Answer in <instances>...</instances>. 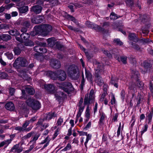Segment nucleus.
I'll return each mask as SVG.
<instances>
[{
	"instance_id": "nucleus-1",
	"label": "nucleus",
	"mask_w": 153,
	"mask_h": 153,
	"mask_svg": "<svg viewBox=\"0 0 153 153\" xmlns=\"http://www.w3.org/2000/svg\"><path fill=\"white\" fill-rule=\"evenodd\" d=\"M34 32L33 33H31V35L35 36L40 35L43 37L48 35L52 30V26L49 24H43L36 25L33 28Z\"/></svg>"
},
{
	"instance_id": "nucleus-2",
	"label": "nucleus",
	"mask_w": 153,
	"mask_h": 153,
	"mask_svg": "<svg viewBox=\"0 0 153 153\" xmlns=\"http://www.w3.org/2000/svg\"><path fill=\"white\" fill-rule=\"evenodd\" d=\"M27 105L30 107L33 110L37 111L41 107V104L38 100L31 97H29L26 101Z\"/></svg>"
},
{
	"instance_id": "nucleus-3",
	"label": "nucleus",
	"mask_w": 153,
	"mask_h": 153,
	"mask_svg": "<svg viewBox=\"0 0 153 153\" xmlns=\"http://www.w3.org/2000/svg\"><path fill=\"white\" fill-rule=\"evenodd\" d=\"M57 86L59 88L68 94H69L74 91V88L72 83L69 82H65L61 83H58Z\"/></svg>"
},
{
	"instance_id": "nucleus-4",
	"label": "nucleus",
	"mask_w": 153,
	"mask_h": 153,
	"mask_svg": "<svg viewBox=\"0 0 153 153\" xmlns=\"http://www.w3.org/2000/svg\"><path fill=\"white\" fill-rule=\"evenodd\" d=\"M28 63L27 59L22 57L17 58L13 64V67L17 69L26 67Z\"/></svg>"
},
{
	"instance_id": "nucleus-5",
	"label": "nucleus",
	"mask_w": 153,
	"mask_h": 153,
	"mask_svg": "<svg viewBox=\"0 0 153 153\" xmlns=\"http://www.w3.org/2000/svg\"><path fill=\"white\" fill-rule=\"evenodd\" d=\"M85 24L88 28L94 29L97 31L106 33V30L105 28L96 24L92 23L90 21H87L85 22Z\"/></svg>"
},
{
	"instance_id": "nucleus-6",
	"label": "nucleus",
	"mask_w": 153,
	"mask_h": 153,
	"mask_svg": "<svg viewBox=\"0 0 153 153\" xmlns=\"http://www.w3.org/2000/svg\"><path fill=\"white\" fill-rule=\"evenodd\" d=\"M140 74L138 71L136 70L134 71L132 77L134 79L137 86L140 88H143L144 84L142 81L140 80Z\"/></svg>"
},
{
	"instance_id": "nucleus-7",
	"label": "nucleus",
	"mask_w": 153,
	"mask_h": 153,
	"mask_svg": "<svg viewBox=\"0 0 153 153\" xmlns=\"http://www.w3.org/2000/svg\"><path fill=\"white\" fill-rule=\"evenodd\" d=\"M30 37V35L27 33H22L20 37L16 36V40L21 43H23L24 41L27 40Z\"/></svg>"
},
{
	"instance_id": "nucleus-8",
	"label": "nucleus",
	"mask_w": 153,
	"mask_h": 153,
	"mask_svg": "<svg viewBox=\"0 0 153 153\" xmlns=\"http://www.w3.org/2000/svg\"><path fill=\"white\" fill-rule=\"evenodd\" d=\"M50 65L51 67L54 69H58L61 66L60 61L55 59H51L50 62Z\"/></svg>"
},
{
	"instance_id": "nucleus-9",
	"label": "nucleus",
	"mask_w": 153,
	"mask_h": 153,
	"mask_svg": "<svg viewBox=\"0 0 153 153\" xmlns=\"http://www.w3.org/2000/svg\"><path fill=\"white\" fill-rule=\"evenodd\" d=\"M94 98H91L90 97H88V94H87L85 95L84 99L83 105L84 106L87 105V107H89L90 104L91 103H94Z\"/></svg>"
},
{
	"instance_id": "nucleus-10",
	"label": "nucleus",
	"mask_w": 153,
	"mask_h": 153,
	"mask_svg": "<svg viewBox=\"0 0 153 153\" xmlns=\"http://www.w3.org/2000/svg\"><path fill=\"white\" fill-rule=\"evenodd\" d=\"M57 80L60 81H64L66 79L67 75L65 71L58 70Z\"/></svg>"
},
{
	"instance_id": "nucleus-11",
	"label": "nucleus",
	"mask_w": 153,
	"mask_h": 153,
	"mask_svg": "<svg viewBox=\"0 0 153 153\" xmlns=\"http://www.w3.org/2000/svg\"><path fill=\"white\" fill-rule=\"evenodd\" d=\"M42 7L41 6L36 5L30 8V11L35 13L39 14L41 13L42 9Z\"/></svg>"
},
{
	"instance_id": "nucleus-12",
	"label": "nucleus",
	"mask_w": 153,
	"mask_h": 153,
	"mask_svg": "<svg viewBox=\"0 0 153 153\" xmlns=\"http://www.w3.org/2000/svg\"><path fill=\"white\" fill-rule=\"evenodd\" d=\"M58 70L53 71H48L47 73V75L53 80H57Z\"/></svg>"
},
{
	"instance_id": "nucleus-13",
	"label": "nucleus",
	"mask_w": 153,
	"mask_h": 153,
	"mask_svg": "<svg viewBox=\"0 0 153 153\" xmlns=\"http://www.w3.org/2000/svg\"><path fill=\"white\" fill-rule=\"evenodd\" d=\"M68 73L71 76H74L77 74V67L74 65L69 66L68 68Z\"/></svg>"
},
{
	"instance_id": "nucleus-14",
	"label": "nucleus",
	"mask_w": 153,
	"mask_h": 153,
	"mask_svg": "<svg viewBox=\"0 0 153 153\" xmlns=\"http://www.w3.org/2000/svg\"><path fill=\"white\" fill-rule=\"evenodd\" d=\"M20 24L26 27L29 28L31 25L30 20L25 18H22L19 20Z\"/></svg>"
},
{
	"instance_id": "nucleus-15",
	"label": "nucleus",
	"mask_w": 153,
	"mask_h": 153,
	"mask_svg": "<svg viewBox=\"0 0 153 153\" xmlns=\"http://www.w3.org/2000/svg\"><path fill=\"white\" fill-rule=\"evenodd\" d=\"M139 19L141 23L143 24H146L149 21V18L146 14H140Z\"/></svg>"
},
{
	"instance_id": "nucleus-16",
	"label": "nucleus",
	"mask_w": 153,
	"mask_h": 153,
	"mask_svg": "<svg viewBox=\"0 0 153 153\" xmlns=\"http://www.w3.org/2000/svg\"><path fill=\"white\" fill-rule=\"evenodd\" d=\"M43 16H37L31 19L32 23L35 24H39L42 22Z\"/></svg>"
},
{
	"instance_id": "nucleus-17",
	"label": "nucleus",
	"mask_w": 153,
	"mask_h": 153,
	"mask_svg": "<svg viewBox=\"0 0 153 153\" xmlns=\"http://www.w3.org/2000/svg\"><path fill=\"white\" fill-rule=\"evenodd\" d=\"M0 38L1 39V41L7 42L11 39L12 37L8 34H0Z\"/></svg>"
},
{
	"instance_id": "nucleus-18",
	"label": "nucleus",
	"mask_w": 153,
	"mask_h": 153,
	"mask_svg": "<svg viewBox=\"0 0 153 153\" xmlns=\"http://www.w3.org/2000/svg\"><path fill=\"white\" fill-rule=\"evenodd\" d=\"M46 116L45 117L46 120H50L53 117H56L57 115L55 112L50 111L46 113Z\"/></svg>"
},
{
	"instance_id": "nucleus-19",
	"label": "nucleus",
	"mask_w": 153,
	"mask_h": 153,
	"mask_svg": "<svg viewBox=\"0 0 153 153\" xmlns=\"http://www.w3.org/2000/svg\"><path fill=\"white\" fill-rule=\"evenodd\" d=\"M150 27V24H146L142 26L141 28L142 33L143 34L147 35L149 33V29Z\"/></svg>"
},
{
	"instance_id": "nucleus-20",
	"label": "nucleus",
	"mask_w": 153,
	"mask_h": 153,
	"mask_svg": "<svg viewBox=\"0 0 153 153\" xmlns=\"http://www.w3.org/2000/svg\"><path fill=\"white\" fill-rule=\"evenodd\" d=\"M5 107L7 109L10 111H13L15 108L14 105L12 102H7L6 104Z\"/></svg>"
},
{
	"instance_id": "nucleus-21",
	"label": "nucleus",
	"mask_w": 153,
	"mask_h": 153,
	"mask_svg": "<svg viewBox=\"0 0 153 153\" xmlns=\"http://www.w3.org/2000/svg\"><path fill=\"white\" fill-rule=\"evenodd\" d=\"M28 6H23L18 7L19 12L21 15L23 13H27L28 11Z\"/></svg>"
},
{
	"instance_id": "nucleus-22",
	"label": "nucleus",
	"mask_w": 153,
	"mask_h": 153,
	"mask_svg": "<svg viewBox=\"0 0 153 153\" xmlns=\"http://www.w3.org/2000/svg\"><path fill=\"white\" fill-rule=\"evenodd\" d=\"M128 37L130 41H133L135 42H138L139 40L135 33H129Z\"/></svg>"
},
{
	"instance_id": "nucleus-23",
	"label": "nucleus",
	"mask_w": 153,
	"mask_h": 153,
	"mask_svg": "<svg viewBox=\"0 0 153 153\" xmlns=\"http://www.w3.org/2000/svg\"><path fill=\"white\" fill-rule=\"evenodd\" d=\"M44 87L45 89L50 92H53L55 90L54 85L51 84H45Z\"/></svg>"
},
{
	"instance_id": "nucleus-24",
	"label": "nucleus",
	"mask_w": 153,
	"mask_h": 153,
	"mask_svg": "<svg viewBox=\"0 0 153 153\" xmlns=\"http://www.w3.org/2000/svg\"><path fill=\"white\" fill-rule=\"evenodd\" d=\"M47 41L48 45L52 47L55 45L56 42L55 39L54 37L49 38L47 39Z\"/></svg>"
},
{
	"instance_id": "nucleus-25",
	"label": "nucleus",
	"mask_w": 153,
	"mask_h": 153,
	"mask_svg": "<svg viewBox=\"0 0 153 153\" xmlns=\"http://www.w3.org/2000/svg\"><path fill=\"white\" fill-rule=\"evenodd\" d=\"M85 74L86 77L87 78V79L91 83H93V80L92 78V76L90 72L88 71H87L85 69Z\"/></svg>"
},
{
	"instance_id": "nucleus-26",
	"label": "nucleus",
	"mask_w": 153,
	"mask_h": 153,
	"mask_svg": "<svg viewBox=\"0 0 153 153\" xmlns=\"http://www.w3.org/2000/svg\"><path fill=\"white\" fill-rule=\"evenodd\" d=\"M143 66L144 68L147 69L150 68L152 67V65L150 61L145 60L143 62Z\"/></svg>"
},
{
	"instance_id": "nucleus-27",
	"label": "nucleus",
	"mask_w": 153,
	"mask_h": 153,
	"mask_svg": "<svg viewBox=\"0 0 153 153\" xmlns=\"http://www.w3.org/2000/svg\"><path fill=\"white\" fill-rule=\"evenodd\" d=\"M95 81L97 83V85H102L104 83V81L102 77L100 76L98 78H95Z\"/></svg>"
},
{
	"instance_id": "nucleus-28",
	"label": "nucleus",
	"mask_w": 153,
	"mask_h": 153,
	"mask_svg": "<svg viewBox=\"0 0 153 153\" xmlns=\"http://www.w3.org/2000/svg\"><path fill=\"white\" fill-rule=\"evenodd\" d=\"M25 90L27 93L30 95H33L35 92V89L33 88L27 87L25 88Z\"/></svg>"
},
{
	"instance_id": "nucleus-29",
	"label": "nucleus",
	"mask_w": 153,
	"mask_h": 153,
	"mask_svg": "<svg viewBox=\"0 0 153 153\" xmlns=\"http://www.w3.org/2000/svg\"><path fill=\"white\" fill-rule=\"evenodd\" d=\"M83 102V99L82 97H81L80 100L77 104V106L79 107V109L84 110L85 106H82V103Z\"/></svg>"
},
{
	"instance_id": "nucleus-30",
	"label": "nucleus",
	"mask_w": 153,
	"mask_h": 153,
	"mask_svg": "<svg viewBox=\"0 0 153 153\" xmlns=\"http://www.w3.org/2000/svg\"><path fill=\"white\" fill-rule=\"evenodd\" d=\"M121 16H120L116 14L114 12H112L111 13L110 16V19L111 20H115L118 19Z\"/></svg>"
},
{
	"instance_id": "nucleus-31",
	"label": "nucleus",
	"mask_w": 153,
	"mask_h": 153,
	"mask_svg": "<svg viewBox=\"0 0 153 153\" xmlns=\"http://www.w3.org/2000/svg\"><path fill=\"white\" fill-rule=\"evenodd\" d=\"M12 66L11 64H9L8 66L4 68V70L9 73H13L14 72V71L12 69Z\"/></svg>"
},
{
	"instance_id": "nucleus-32",
	"label": "nucleus",
	"mask_w": 153,
	"mask_h": 153,
	"mask_svg": "<svg viewBox=\"0 0 153 153\" xmlns=\"http://www.w3.org/2000/svg\"><path fill=\"white\" fill-rule=\"evenodd\" d=\"M131 45H132V47L133 48L134 50L137 51H140L141 48L139 46L135 43H133L132 42H130Z\"/></svg>"
},
{
	"instance_id": "nucleus-33",
	"label": "nucleus",
	"mask_w": 153,
	"mask_h": 153,
	"mask_svg": "<svg viewBox=\"0 0 153 153\" xmlns=\"http://www.w3.org/2000/svg\"><path fill=\"white\" fill-rule=\"evenodd\" d=\"M81 76L82 77V79L81 82V84L80 85V89L81 91H82L83 89V87L85 85V79L84 78V75L83 72L82 73Z\"/></svg>"
},
{
	"instance_id": "nucleus-34",
	"label": "nucleus",
	"mask_w": 153,
	"mask_h": 153,
	"mask_svg": "<svg viewBox=\"0 0 153 153\" xmlns=\"http://www.w3.org/2000/svg\"><path fill=\"white\" fill-rule=\"evenodd\" d=\"M13 51L15 55H19L21 53L22 50L19 47H15L13 48Z\"/></svg>"
},
{
	"instance_id": "nucleus-35",
	"label": "nucleus",
	"mask_w": 153,
	"mask_h": 153,
	"mask_svg": "<svg viewBox=\"0 0 153 153\" xmlns=\"http://www.w3.org/2000/svg\"><path fill=\"white\" fill-rule=\"evenodd\" d=\"M55 45L56 48L58 50H60L64 47L63 45L61 44L60 42L59 41L56 42Z\"/></svg>"
},
{
	"instance_id": "nucleus-36",
	"label": "nucleus",
	"mask_w": 153,
	"mask_h": 153,
	"mask_svg": "<svg viewBox=\"0 0 153 153\" xmlns=\"http://www.w3.org/2000/svg\"><path fill=\"white\" fill-rule=\"evenodd\" d=\"M24 43L25 45L27 46H32L34 45L33 42L32 41L30 40L29 39H28L27 40L24 41Z\"/></svg>"
},
{
	"instance_id": "nucleus-37",
	"label": "nucleus",
	"mask_w": 153,
	"mask_h": 153,
	"mask_svg": "<svg viewBox=\"0 0 153 153\" xmlns=\"http://www.w3.org/2000/svg\"><path fill=\"white\" fill-rule=\"evenodd\" d=\"M113 42L116 43L117 45L121 46L123 44V42H122L120 39L119 38L114 39L113 40Z\"/></svg>"
},
{
	"instance_id": "nucleus-38",
	"label": "nucleus",
	"mask_w": 153,
	"mask_h": 153,
	"mask_svg": "<svg viewBox=\"0 0 153 153\" xmlns=\"http://www.w3.org/2000/svg\"><path fill=\"white\" fill-rule=\"evenodd\" d=\"M0 77L1 79H6L8 77V75L5 72L0 71Z\"/></svg>"
},
{
	"instance_id": "nucleus-39",
	"label": "nucleus",
	"mask_w": 153,
	"mask_h": 153,
	"mask_svg": "<svg viewBox=\"0 0 153 153\" xmlns=\"http://www.w3.org/2000/svg\"><path fill=\"white\" fill-rule=\"evenodd\" d=\"M19 144H16L14 145L11 149L10 152H13L14 153H16V151L19 148Z\"/></svg>"
},
{
	"instance_id": "nucleus-40",
	"label": "nucleus",
	"mask_w": 153,
	"mask_h": 153,
	"mask_svg": "<svg viewBox=\"0 0 153 153\" xmlns=\"http://www.w3.org/2000/svg\"><path fill=\"white\" fill-rule=\"evenodd\" d=\"M90 110L89 107H86V110L85 113V117L86 118H90Z\"/></svg>"
},
{
	"instance_id": "nucleus-41",
	"label": "nucleus",
	"mask_w": 153,
	"mask_h": 153,
	"mask_svg": "<svg viewBox=\"0 0 153 153\" xmlns=\"http://www.w3.org/2000/svg\"><path fill=\"white\" fill-rule=\"evenodd\" d=\"M33 134V132H31L29 133H27L26 135L23 137L22 138L23 140H26L30 137Z\"/></svg>"
},
{
	"instance_id": "nucleus-42",
	"label": "nucleus",
	"mask_w": 153,
	"mask_h": 153,
	"mask_svg": "<svg viewBox=\"0 0 153 153\" xmlns=\"http://www.w3.org/2000/svg\"><path fill=\"white\" fill-rule=\"evenodd\" d=\"M105 113L102 112L101 114V117L99 121L98 122L99 124H103V121L105 120Z\"/></svg>"
},
{
	"instance_id": "nucleus-43",
	"label": "nucleus",
	"mask_w": 153,
	"mask_h": 153,
	"mask_svg": "<svg viewBox=\"0 0 153 153\" xmlns=\"http://www.w3.org/2000/svg\"><path fill=\"white\" fill-rule=\"evenodd\" d=\"M65 18L68 20H71L73 22L75 20L76 18L72 16L71 15L69 14H67L65 15Z\"/></svg>"
},
{
	"instance_id": "nucleus-44",
	"label": "nucleus",
	"mask_w": 153,
	"mask_h": 153,
	"mask_svg": "<svg viewBox=\"0 0 153 153\" xmlns=\"http://www.w3.org/2000/svg\"><path fill=\"white\" fill-rule=\"evenodd\" d=\"M36 43L37 45H39V46L42 47H45L47 45V43L46 42H42L36 41Z\"/></svg>"
},
{
	"instance_id": "nucleus-45",
	"label": "nucleus",
	"mask_w": 153,
	"mask_h": 153,
	"mask_svg": "<svg viewBox=\"0 0 153 153\" xmlns=\"http://www.w3.org/2000/svg\"><path fill=\"white\" fill-rule=\"evenodd\" d=\"M103 53L109 59H111L112 58V56L111 54L108 51L105 50L103 51Z\"/></svg>"
},
{
	"instance_id": "nucleus-46",
	"label": "nucleus",
	"mask_w": 153,
	"mask_h": 153,
	"mask_svg": "<svg viewBox=\"0 0 153 153\" xmlns=\"http://www.w3.org/2000/svg\"><path fill=\"white\" fill-rule=\"evenodd\" d=\"M153 114L151 113H149L148 114V115L147 116V119L148 120V123L149 124L152 121Z\"/></svg>"
},
{
	"instance_id": "nucleus-47",
	"label": "nucleus",
	"mask_w": 153,
	"mask_h": 153,
	"mask_svg": "<svg viewBox=\"0 0 153 153\" xmlns=\"http://www.w3.org/2000/svg\"><path fill=\"white\" fill-rule=\"evenodd\" d=\"M39 137V135L36 134L32 138V139L30 141L29 143H30L33 142H34L33 143H36V141L38 140Z\"/></svg>"
},
{
	"instance_id": "nucleus-48",
	"label": "nucleus",
	"mask_w": 153,
	"mask_h": 153,
	"mask_svg": "<svg viewBox=\"0 0 153 153\" xmlns=\"http://www.w3.org/2000/svg\"><path fill=\"white\" fill-rule=\"evenodd\" d=\"M118 79L117 78H114L112 76L111 77L110 79V83L111 85L114 84V83H116L115 82H118Z\"/></svg>"
},
{
	"instance_id": "nucleus-49",
	"label": "nucleus",
	"mask_w": 153,
	"mask_h": 153,
	"mask_svg": "<svg viewBox=\"0 0 153 153\" xmlns=\"http://www.w3.org/2000/svg\"><path fill=\"white\" fill-rule=\"evenodd\" d=\"M59 128H58L55 131L53 135V139L54 140L59 134Z\"/></svg>"
},
{
	"instance_id": "nucleus-50",
	"label": "nucleus",
	"mask_w": 153,
	"mask_h": 153,
	"mask_svg": "<svg viewBox=\"0 0 153 153\" xmlns=\"http://www.w3.org/2000/svg\"><path fill=\"white\" fill-rule=\"evenodd\" d=\"M70 143H68L67 146L65 147L62 150V151H66L68 150H69L71 149V145L70 144V141H69Z\"/></svg>"
},
{
	"instance_id": "nucleus-51",
	"label": "nucleus",
	"mask_w": 153,
	"mask_h": 153,
	"mask_svg": "<svg viewBox=\"0 0 153 153\" xmlns=\"http://www.w3.org/2000/svg\"><path fill=\"white\" fill-rule=\"evenodd\" d=\"M127 57L126 56H120V60L123 63L125 64L127 63Z\"/></svg>"
},
{
	"instance_id": "nucleus-52",
	"label": "nucleus",
	"mask_w": 153,
	"mask_h": 153,
	"mask_svg": "<svg viewBox=\"0 0 153 153\" xmlns=\"http://www.w3.org/2000/svg\"><path fill=\"white\" fill-rule=\"evenodd\" d=\"M149 39H146L145 38H142L139 40V41L141 43H142L143 44L145 43H148L149 42Z\"/></svg>"
},
{
	"instance_id": "nucleus-53",
	"label": "nucleus",
	"mask_w": 153,
	"mask_h": 153,
	"mask_svg": "<svg viewBox=\"0 0 153 153\" xmlns=\"http://www.w3.org/2000/svg\"><path fill=\"white\" fill-rule=\"evenodd\" d=\"M148 125L146 124L144 126V128H143L142 131H141V134L142 135L147 130Z\"/></svg>"
},
{
	"instance_id": "nucleus-54",
	"label": "nucleus",
	"mask_w": 153,
	"mask_h": 153,
	"mask_svg": "<svg viewBox=\"0 0 153 153\" xmlns=\"http://www.w3.org/2000/svg\"><path fill=\"white\" fill-rule=\"evenodd\" d=\"M100 69H99L98 68V69H97L98 70H96V71H95V75H94L95 78H98L99 76H100Z\"/></svg>"
},
{
	"instance_id": "nucleus-55",
	"label": "nucleus",
	"mask_w": 153,
	"mask_h": 153,
	"mask_svg": "<svg viewBox=\"0 0 153 153\" xmlns=\"http://www.w3.org/2000/svg\"><path fill=\"white\" fill-rule=\"evenodd\" d=\"M9 94L11 96H13L14 95L15 91V89L13 88L10 87L9 90Z\"/></svg>"
},
{
	"instance_id": "nucleus-56",
	"label": "nucleus",
	"mask_w": 153,
	"mask_h": 153,
	"mask_svg": "<svg viewBox=\"0 0 153 153\" xmlns=\"http://www.w3.org/2000/svg\"><path fill=\"white\" fill-rule=\"evenodd\" d=\"M111 104L113 105L114 104H115V103L116 102V99L115 98L114 95V94H112L111 95Z\"/></svg>"
},
{
	"instance_id": "nucleus-57",
	"label": "nucleus",
	"mask_w": 153,
	"mask_h": 153,
	"mask_svg": "<svg viewBox=\"0 0 153 153\" xmlns=\"http://www.w3.org/2000/svg\"><path fill=\"white\" fill-rule=\"evenodd\" d=\"M91 122L89 121L85 127H82V128H83V129L84 130H87L89 128L91 127Z\"/></svg>"
},
{
	"instance_id": "nucleus-58",
	"label": "nucleus",
	"mask_w": 153,
	"mask_h": 153,
	"mask_svg": "<svg viewBox=\"0 0 153 153\" xmlns=\"http://www.w3.org/2000/svg\"><path fill=\"white\" fill-rule=\"evenodd\" d=\"M126 3L130 7H132L134 4L133 1L132 0H126Z\"/></svg>"
},
{
	"instance_id": "nucleus-59",
	"label": "nucleus",
	"mask_w": 153,
	"mask_h": 153,
	"mask_svg": "<svg viewBox=\"0 0 153 153\" xmlns=\"http://www.w3.org/2000/svg\"><path fill=\"white\" fill-rule=\"evenodd\" d=\"M63 122V119L61 117H60L57 120V121L56 124H57L58 126H61V123Z\"/></svg>"
},
{
	"instance_id": "nucleus-60",
	"label": "nucleus",
	"mask_w": 153,
	"mask_h": 153,
	"mask_svg": "<svg viewBox=\"0 0 153 153\" xmlns=\"http://www.w3.org/2000/svg\"><path fill=\"white\" fill-rule=\"evenodd\" d=\"M44 0H37L36 1V4L37 5H38L40 6H43L44 3Z\"/></svg>"
},
{
	"instance_id": "nucleus-61",
	"label": "nucleus",
	"mask_w": 153,
	"mask_h": 153,
	"mask_svg": "<svg viewBox=\"0 0 153 153\" xmlns=\"http://www.w3.org/2000/svg\"><path fill=\"white\" fill-rule=\"evenodd\" d=\"M83 110H81V109H79L78 110V111L77 112V115H76V118H78H78L80 117L82 114V112L83 111Z\"/></svg>"
},
{
	"instance_id": "nucleus-62",
	"label": "nucleus",
	"mask_w": 153,
	"mask_h": 153,
	"mask_svg": "<svg viewBox=\"0 0 153 153\" xmlns=\"http://www.w3.org/2000/svg\"><path fill=\"white\" fill-rule=\"evenodd\" d=\"M120 95L121 99L123 100L125 99V91L123 89L120 92Z\"/></svg>"
},
{
	"instance_id": "nucleus-63",
	"label": "nucleus",
	"mask_w": 153,
	"mask_h": 153,
	"mask_svg": "<svg viewBox=\"0 0 153 153\" xmlns=\"http://www.w3.org/2000/svg\"><path fill=\"white\" fill-rule=\"evenodd\" d=\"M55 97L56 98V100L60 103L62 99V97L57 94H55Z\"/></svg>"
},
{
	"instance_id": "nucleus-64",
	"label": "nucleus",
	"mask_w": 153,
	"mask_h": 153,
	"mask_svg": "<svg viewBox=\"0 0 153 153\" xmlns=\"http://www.w3.org/2000/svg\"><path fill=\"white\" fill-rule=\"evenodd\" d=\"M107 92L106 91L105 92H103L102 94L101 97L100 98V101H101L102 102L103 100L105 98V97L106 96V95L107 94Z\"/></svg>"
}]
</instances>
